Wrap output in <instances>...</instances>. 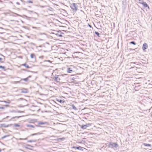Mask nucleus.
<instances>
[{
  "label": "nucleus",
  "mask_w": 152,
  "mask_h": 152,
  "mask_svg": "<svg viewBox=\"0 0 152 152\" xmlns=\"http://www.w3.org/2000/svg\"><path fill=\"white\" fill-rule=\"evenodd\" d=\"M20 117H21V116H15V117H13L12 118H19Z\"/></svg>",
  "instance_id": "24"
},
{
  "label": "nucleus",
  "mask_w": 152,
  "mask_h": 152,
  "mask_svg": "<svg viewBox=\"0 0 152 152\" xmlns=\"http://www.w3.org/2000/svg\"><path fill=\"white\" fill-rule=\"evenodd\" d=\"M27 126H28V127H32V128L34 127L33 126L30 125V124L28 125H27Z\"/></svg>",
  "instance_id": "16"
},
{
  "label": "nucleus",
  "mask_w": 152,
  "mask_h": 152,
  "mask_svg": "<svg viewBox=\"0 0 152 152\" xmlns=\"http://www.w3.org/2000/svg\"><path fill=\"white\" fill-rule=\"evenodd\" d=\"M28 80V79L26 78H25V79H23V80H24V81H26Z\"/></svg>",
  "instance_id": "28"
},
{
  "label": "nucleus",
  "mask_w": 152,
  "mask_h": 152,
  "mask_svg": "<svg viewBox=\"0 0 152 152\" xmlns=\"http://www.w3.org/2000/svg\"><path fill=\"white\" fill-rule=\"evenodd\" d=\"M72 71V68H68L67 69V72L68 73H71Z\"/></svg>",
  "instance_id": "10"
},
{
  "label": "nucleus",
  "mask_w": 152,
  "mask_h": 152,
  "mask_svg": "<svg viewBox=\"0 0 152 152\" xmlns=\"http://www.w3.org/2000/svg\"><path fill=\"white\" fill-rule=\"evenodd\" d=\"M59 37H61L62 36V35L61 34V33L60 32H58V33L56 34Z\"/></svg>",
  "instance_id": "12"
},
{
  "label": "nucleus",
  "mask_w": 152,
  "mask_h": 152,
  "mask_svg": "<svg viewBox=\"0 0 152 152\" xmlns=\"http://www.w3.org/2000/svg\"><path fill=\"white\" fill-rule=\"evenodd\" d=\"M139 0V1H141L140 2H141V1H141V0Z\"/></svg>",
  "instance_id": "39"
},
{
  "label": "nucleus",
  "mask_w": 152,
  "mask_h": 152,
  "mask_svg": "<svg viewBox=\"0 0 152 152\" xmlns=\"http://www.w3.org/2000/svg\"><path fill=\"white\" fill-rule=\"evenodd\" d=\"M40 36L39 37L40 38H42V39H40L39 40H44L45 39V38L46 37V36L45 34H40Z\"/></svg>",
  "instance_id": "5"
},
{
  "label": "nucleus",
  "mask_w": 152,
  "mask_h": 152,
  "mask_svg": "<svg viewBox=\"0 0 152 152\" xmlns=\"http://www.w3.org/2000/svg\"><path fill=\"white\" fill-rule=\"evenodd\" d=\"M16 4H18V5H20V3L19 2H16Z\"/></svg>",
  "instance_id": "31"
},
{
  "label": "nucleus",
  "mask_w": 152,
  "mask_h": 152,
  "mask_svg": "<svg viewBox=\"0 0 152 152\" xmlns=\"http://www.w3.org/2000/svg\"><path fill=\"white\" fill-rule=\"evenodd\" d=\"M8 136H9L8 135H5V136H3V137H2V139H4V138H5L6 137H8Z\"/></svg>",
  "instance_id": "21"
},
{
  "label": "nucleus",
  "mask_w": 152,
  "mask_h": 152,
  "mask_svg": "<svg viewBox=\"0 0 152 152\" xmlns=\"http://www.w3.org/2000/svg\"><path fill=\"white\" fill-rule=\"evenodd\" d=\"M4 102L5 103H7V102L5 101H4Z\"/></svg>",
  "instance_id": "38"
},
{
  "label": "nucleus",
  "mask_w": 152,
  "mask_h": 152,
  "mask_svg": "<svg viewBox=\"0 0 152 152\" xmlns=\"http://www.w3.org/2000/svg\"><path fill=\"white\" fill-rule=\"evenodd\" d=\"M4 108L3 107H0V109H3Z\"/></svg>",
  "instance_id": "33"
},
{
  "label": "nucleus",
  "mask_w": 152,
  "mask_h": 152,
  "mask_svg": "<svg viewBox=\"0 0 152 152\" xmlns=\"http://www.w3.org/2000/svg\"><path fill=\"white\" fill-rule=\"evenodd\" d=\"M109 146L110 148H116L118 147V145L116 143H110L109 145Z\"/></svg>",
  "instance_id": "3"
},
{
  "label": "nucleus",
  "mask_w": 152,
  "mask_h": 152,
  "mask_svg": "<svg viewBox=\"0 0 152 152\" xmlns=\"http://www.w3.org/2000/svg\"><path fill=\"white\" fill-rule=\"evenodd\" d=\"M37 134L36 133H35V134H31V136H33L34 135H37Z\"/></svg>",
  "instance_id": "30"
},
{
  "label": "nucleus",
  "mask_w": 152,
  "mask_h": 152,
  "mask_svg": "<svg viewBox=\"0 0 152 152\" xmlns=\"http://www.w3.org/2000/svg\"><path fill=\"white\" fill-rule=\"evenodd\" d=\"M0 68H1L2 69H4V66H0Z\"/></svg>",
  "instance_id": "27"
},
{
  "label": "nucleus",
  "mask_w": 152,
  "mask_h": 152,
  "mask_svg": "<svg viewBox=\"0 0 152 152\" xmlns=\"http://www.w3.org/2000/svg\"><path fill=\"white\" fill-rule=\"evenodd\" d=\"M21 92L22 93H27V91L26 89L25 88L22 89L21 90Z\"/></svg>",
  "instance_id": "9"
},
{
  "label": "nucleus",
  "mask_w": 152,
  "mask_h": 152,
  "mask_svg": "<svg viewBox=\"0 0 152 152\" xmlns=\"http://www.w3.org/2000/svg\"><path fill=\"white\" fill-rule=\"evenodd\" d=\"M72 108L75 110H77V108L75 107V106L74 105H73L72 106Z\"/></svg>",
  "instance_id": "20"
},
{
  "label": "nucleus",
  "mask_w": 152,
  "mask_h": 152,
  "mask_svg": "<svg viewBox=\"0 0 152 152\" xmlns=\"http://www.w3.org/2000/svg\"><path fill=\"white\" fill-rule=\"evenodd\" d=\"M5 60V58L4 59L0 58V62H3Z\"/></svg>",
  "instance_id": "14"
},
{
  "label": "nucleus",
  "mask_w": 152,
  "mask_h": 152,
  "mask_svg": "<svg viewBox=\"0 0 152 152\" xmlns=\"http://www.w3.org/2000/svg\"><path fill=\"white\" fill-rule=\"evenodd\" d=\"M39 58H43V56H41V57H40Z\"/></svg>",
  "instance_id": "35"
},
{
  "label": "nucleus",
  "mask_w": 152,
  "mask_h": 152,
  "mask_svg": "<svg viewBox=\"0 0 152 152\" xmlns=\"http://www.w3.org/2000/svg\"><path fill=\"white\" fill-rule=\"evenodd\" d=\"M23 111H18V113H23Z\"/></svg>",
  "instance_id": "29"
},
{
  "label": "nucleus",
  "mask_w": 152,
  "mask_h": 152,
  "mask_svg": "<svg viewBox=\"0 0 152 152\" xmlns=\"http://www.w3.org/2000/svg\"><path fill=\"white\" fill-rule=\"evenodd\" d=\"M49 10L50 11H52L53 10V9L52 8H50L49 9Z\"/></svg>",
  "instance_id": "26"
},
{
  "label": "nucleus",
  "mask_w": 152,
  "mask_h": 152,
  "mask_svg": "<svg viewBox=\"0 0 152 152\" xmlns=\"http://www.w3.org/2000/svg\"><path fill=\"white\" fill-rule=\"evenodd\" d=\"M70 7L74 12H76L78 9V6L76 4L73 3L71 4L70 5Z\"/></svg>",
  "instance_id": "2"
},
{
  "label": "nucleus",
  "mask_w": 152,
  "mask_h": 152,
  "mask_svg": "<svg viewBox=\"0 0 152 152\" xmlns=\"http://www.w3.org/2000/svg\"><path fill=\"white\" fill-rule=\"evenodd\" d=\"M44 124H47V123L46 122H39V125H42Z\"/></svg>",
  "instance_id": "13"
},
{
  "label": "nucleus",
  "mask_w": 152,
  "mask_h": 152,
  "mask_svg": "<svg viewBox=\"0 0 152 152\" xmlns=\"http://www.w3.org/2000/svg\"><path fill=\"white\" fill-rule=\"evenodd\" d=\"M14 126H15V127H18L20 126V125L17 124H14Z\"/></svg>",
  "instance_id": "18"
},
{
  "label": "nucleus",
  "mask_w": 152,
  "mask_h": 152,
  "mask_svg": "<svg viewBox=\"0 0 152 152\" xmlns=\"http://www.w3.org/2000/svg\"><path fill=\"white\" fill-rule=\"evenodd\" d=\"M151 116L152 117V114L151 115Z\"/></svg>",
  "instance_id": "42"
},
{
  "label": "nucleus",
  "mask_w": 152,
  "mask_h": 152,
  "mask_svg": "<svg viewBox=\"0 0 152 152\" xmlns=\"http://www.w3.org/2000/svg\"><path fill=\"white\" fill-rule=\"evenodd\" d=\"M148 46L146 43H144L143 45L142 49L143 50H144L147 49Z\"/></svg>",
  "instance_id": "7"
},
{
  "label": "nucleus",
  "mask_w": 152,
  "mask_h": 152,
  "mask_svg": "<svg viewBox=\"0 0 152 152\" xmlns=\"http://www.w3.org/2000/svg\"><path fill=\"white\" fill-rule=\"evenodd\" d=\"M33 141H34V140H29L28 141V142H33Z\"/></svg>",
  "instance_id": "25"
},
{
  "label": "nucleus",
  "mask_w": 152,
  "mask_h": 152,
  "mask_svg": "<svg viewBox=\"0 0 152 152\" xmlns=\"http://www.w3.org/2000/svg\"><path fill=\"white\" fill-rule=\"evenodd\" d=\"M4 57V56H2Z\"/></svg>",
  "instance_id": "43"
},
{
  "label": "nucleus",
  "mask_w": 152,
  "mask_h": 152,
  "mask_svg": "<svg viewBox=\"0 0 152 152\" xmlns=\"http://www.w3.org/2000/svg\"><path fill=\"white\" fill-rule=\"evenodd\" d=\"M91 126V124L89 123L87 124L86 125H82L81 127V128L83 129H85L87 127Z\"/></svg>",
  "instance_id": "4"
},
{
  "label": "nucleus",
  "mask_w": 152,
  "mask_h": 152,
  "mask_svg": "<svg viewBox=\"0 0 152 152\" xmlns=\"http://www.w3.org/2000/svg\"><path fill=\"white\" fill-rule=\"evenodd\" d=\"M63 75H56L53 78L57 82H59L63 79Z\"/></svg>",
  "instance_id": "1"
},
{
  "label": "nucleus",
  "mask_w": 152,
  "mask_h": 152,
  "mask_svg": "<svg viewBox=\"0 0 152 152\" xmlns=\"http://www.w3.org/2000/svg\"><path fill=\"white\" fill-rule=\"evenodd\" d=\"M6 106H8V105H5Z\"/></svg>",
  "instance_id": "40"
},
{
  "label": "nucleus",
  "mask_w": 152,
  "mask_h": 152,
  "mask_svg": "<svg viewBox=\"0 0 152 152\" xmlns=\"http://www.w3.org/2000/svg\"><path fill=\"white\" fill-rule=\"evenodd\" d=\"M28 2L29 3H32V2L31 1H28Z\"/></svg>",
  "instance_id": "32"
},
{
  "label": "nucleus",
  "mask_w": 152,
  "mask_h": 152,
  "mask_svg": "<svg viewBox=\"0 0 152 152\" xmlns=\"http://www.w3.org/2000/svg\"><path fill=\"white\" fill-rule=\"evenodd\" d=\"M130 43L133 44L134 45H136L135 43L134 42H133V41H132V42H130Z\"/></svg>",
  "instance_id": "19"
},
{
  "label": "nucleus",
  "mask_w": 152,
  "mask_h": 152,
  "mask_svg": "<svg viewBox=\"0 0 152 152\" xmlns=\"http://www.w3.org/2000/svg\"><path fill=\"white\" fill-rule=\"evenodd\" d=\"M23 139L21 138L19 139V140H23Z\"/></svg>",
  "instance_id": "37"
},
{
  "label": "nucleus",
  "mask_w": 152,
  "mask_h": 152,
  "mask_svg": "<svg viewBox=\"0 0 152 152\" xmlns=\"http://www.w3.org/2000/svg\"><path fill=\"white\" fill-rule=\"evenodd\" d=\"M139 3L140 4H142L145 7H148V8H149L148 5L146 2H144L143 1H142L141 2H140Z\"/></svg>",
  "instance_id": "6"
},
{
  "label": "nucleus",
  "mask_w": 152,
  "mask_h": 152,
  "mask_svg": "<svg viewBox=\"0 0 152 152\" xmlns=\"http://www.w3.org/2000/svg\"><path fill=\"white\" fill-rule=\"evenodd\" d=\"M16 82L18 83V82H19V81H17V82Z\"/></svg>",
  "instance_id": "41"
},
{
  "label": "nucleus",
  "mask_w": 152,
  "mask_h": 152,
  "mask_svg": "<svg viewBox=\"0 0 152 152\" xmlns=\"http://www.w3.org/2000/svg\"><path fill=\"white\" fill-rule=\"evenodd\" d=\"M23 66H25V67H26L27 68H28L29 67V66L27 65V64H23Z\"/></svg>",
  "instance_id": "17"
},
{
  "label": "nucleus",
  "mask_w": 152,
  "mask_h": 152,
  "mask_svg": "<svg viewBox=\"0 0 152 152\" xmlns=\"http://www.w3.org/2000/svg\"><path fill=\"white\" fill-rule=\"evenodd\" d=\"M143 145L145 146H151V145L148 144H147L145 143H144Z\"/></svg>",
  "instance_id": "11"
},
{
  "label": "nucleus",
  "mask_w": 152,
  "mask_h": 152,
  "mask_svg": "<svg viewBox=\"0 0 152 152\" xmlns=\"http://www.w3.org/2000/svg\"><path fill=\"white\" fill-rule=\"evenodd\" d=\"M73 148H76L77 149L79 150L80 151H82L83 150V147H82L81 146H79L78 147H76V146H74L73 147Z\"/></svg>",
  "instance_id": "8"
},
{
  "label": "nucleus",
  "mask_w": 152,
  "mask_h": 152,
  "mask_svg": "<svg viewBox=\"0 0 152 152\" xmlns=\"http://www.w3.org/2000/svg\"><path fill=\"white\" fill-rule=\"evenodd\" d=\"M8 117H9V116H7V117H6V118H8ZM5 118H3V119H5Z\"/></svg>",
  "instance_id": "36"
},
{
  "label": "nucleus",
  "mask_w": 152,
  "mask_h": 152,
  "mask_svg": "<svg viewBox=\"0 0 152 152\" xmlns=\"http://www.w3.org/2000/svg\"><path fill=\"white\" fill-rule=\"evenodd\" d=\"M58 101L60 103H64V101L63 100L61 99L58 100Z\"/></svg>",
  "instance_id": "15"
},
{
  "label": "nucleus",
  "mask_w": 152,
  "mask_h": 152,
  "mask_svg": "<svg viewBox=\"0 0 152 152\" xmlns=\"http://www.w3.org/2000/svg\"><path fill=\"white\" fill-rule=\"evenodd\" d=\"M88 25L90 27H91V25H90V24H88Z\"/></svg>",
  "instance_id": "34"
},
{
  "label": "nucleus",
  "mask_w": 152,
  "mask_h": 152,
  "mask_svg": "<svg viewBox=\"0 0 152 152\" xmlns=\"http://www.w3.org/2000/svg\"><path fill=\"white\" fill-rule=\"evenodd\" d=\"M95 34H96L97 35H98V36H99V33L98 32H95Z\"/></svg>",
  "instance_id": "22"
},
{
  "label": "nucleus",
  "mask_w": 152,
  "mask_h": 152,
  "mask_svg": "<svg viewBox=\"0 0 152 152\" xmlns=\"http://www.w3.org/2000/svg\"><path fill=\"white\" fill-rule=\"evenodd\" d=\"M34 54H31V58H34Z\"/></svg>",
  "instance_id": "23"
}]
</instances>
